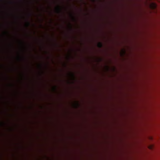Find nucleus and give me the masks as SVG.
<instances>
[{
    "mask_svg": "<svg viewBox=\"0 0 160 160\" xmlns=\"http://www.w3.org/2000/svg\"><path fill=\"white\" fill-rule=\"evenodd\" d=\"M157 5L154 3H152L150 5V8L152 9H154L156 8Z\"/></svg>",
    "mask_w": 160,
    "mask_h": 160,
    "instance_id": "obj_1",
    "label": "nucleus"
},
{
    "mask_svg": "<svg viewBox=\"0 0 160 160\" xmlns=\"http://www.w3.org/2000/svg\"><path fill=\"white\" fill-rule=\"evenodd\" d=\"M98 47L99 48H101L102 47V44L101 42H99L97 45Z\"/></svg>",
    "mask_w": 160,
    "mask_h": 160,
    "instance_id": "obj_2",
    "label": "nucleus"
},
{
    "mask_svg": "<svg viewBox=\"0 0 160 160\" xmlns=\"http://www.w3.org/2000/svg\"><path fill=\"white\" fill-rule=\"evenodd\" d=\"M56 11L58 13H61V10L59 7H58L56 8Z\"/></svg>",
    "mask_w": 160,
    "mask_h": 160,
    "instance_id": "obj_3",
    "label": "nucleus"
},
{
    "mask_svg": "<svg viewBox=\"0 0 160 160\" xmlns=\"http://www.w3.org/2000/svg\"><path fill=\"white\" fill-rule=\"evenodd\" d=\"M79 106V104L78 102H76L74 104V106L76 108H77Z\"/></svg>",
    "mask_w": 160,
    "mask_h": 160,
    "instance_id": "obj_4",
    "label": "nucleus"
},
{
    "mask_svg": "<svg viewBox=\"0 0 160 160\" xmlns=\"http://www.w3.org/2000/svg\"><path fill=\"white\" fill-rule=\"evenodd\" d=\"M71 75L72 76V77H73V78H74V75L73 73H71Z\"/></svg>",
    "mask_w": 160,
    "mask_h": 160,
    "instance_id": "obj_5",
    "label": "nucleus"
},
{
    "mask_svg": "<svg viewBox=\"0 0 160 160\" xmlns=\"http://www.w3.org/2000/svg\"><path fill=\"white\" fill-rule=\"evenodd\" d=\"M152 148H153V146H150L149 147V148L150 149H152Z\"/></svg>",
    "mask_w": 160,
    "mask_h": 160,
    "instance_id": "obj_6",
    "label": "nucleus"
},
{
    "mask_svg": "<svg viewBox=\"0 0 160 160\" xmlns=\"http://www.w3.org/2000/svg\"><path fill=\"white\" fill-rule=\"evenodd\" d=\"M30 25V23L29 22H27V26H29Z\"/></svg>",
    "mask_w": 160,
    "mask_h": 160,
    "instance_id": "obj_7",
    "label": "nucleus"
},
{
    "mask_svg": "<svg viewBox=\"0 0 160 160\" xmlns=\"http://www.w3.org/2000/svg\"><path fill=\"white\" fill-rule=\"evenodd\" d=\"M56 87H54V88H53V89L54 90H56Z\"/></svg>",
    "mask_w": 160,
    "mask_h": 160,
    "instance_id": "obj_8",
    "label": "nucleus"
},
{
    "mask_svg": "<svg viewBox=\"0 0 160 160\" xmlns=\"http://www.w3.org/2000/svg\"><path fill=\"white\" fill-rule=\"evenodd\" d=\"M72 17L74 19V17L72 15Z\"/></svg>",
    "mask_w": 160,
    "mask_h": 160,
    "instance_id": "obj_9",
    "label": "nucleus"
},
{
    "mask_svg": "<svg viewBox=\"0 0 160 160\" xmlns=\"http://www.w3.org/2000/svg\"><path fill=\"white\" fill-rule=\"evenodd\" d=\"M70 29L71 30H72V28L71 26H70Z\"/></svg>",
    "mask_w": 160,
    "mask_h": 160,
    "instance_id": "obj_10",
    "label": "nucleus"
}]
</instances>
